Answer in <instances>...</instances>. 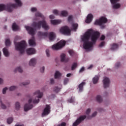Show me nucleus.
I'll return each mask as SVG.
<instances>
[{"label": "nucleus", "mask_w": 126, "mask_h": 126, "mask_svg": "<svg viewBox=\"0 0 126 126\" xmlns=\"http://www.w3.org/2000/svg\"><path fill=\"white\" fill-rule=\"evenodd\" d=\"M100 37V32L93 30H88L81 36V42H83V47L87 52H91L94 48L97 40Z\"/></svg>", "instance_id": "obj_1"}, {"label": "nucleus", "mask_w": 126, "mask_h": 126, "mask_svg": "<svg viewBox=\"0 0 126 126\" xmlns=\"http://www.w3.org/2000/svg\"><path fill=\"white\" fill-rule=\"evenodd\" d=\"M20 39L19 36H16L14 38V45L15 47V49L18 52H19L20 54H23L25 51V48L27 47V43L25 41L23 40L20 42H16L17 40Z\"/></svg>", "instance_id": "obj_2"}, {"label": "nucleus", "mask_w": 126, "mask_h": 126, "mask_svg": "<svg viewBox=\"0 0 126 126\" xmlns=\"http://www.w3.org/2000/svg\"><path fill=\"white\" fill-rule=\"evenodd\" d=\"M32 27L36 28V29H41L42 28L44 29V30L48 31L50 30V26L48 25L47 22L45 20L39 21L38 23H36L33 22L32 24Z\"/></svg>", "instance_id": "obj_3"}, {"label": "nucleus", "mask_w": 126, "mask_h": 126, "mask_svg": "<svg viewBox=\"0 0 126 126\" xmlns=\"http://www.w3.org/2000/svg\"><path fill=\"white\" fill-rule=\"evenodd\" d=\"M32 103L33 104H38L39 102H40V99L38 97H36L35 98L32 99L30 98L29 99V102L28 104H26L24 106V109L25 112H28L29 110H31L32 108H33V105L31 104V103Z\"/></svg>", "instance_id": "obj_4"}, {"label": "nucleus", "mask_w": 126, "mask_h": 126, "mask_svg": "<svg viewBox=\"0 0 126 126\" xmlns=\"http://www.w3.org/2000/svg\"><path fill=\"white\" fill-rule=\"evenodd\" d=\"M108 22V19L105 16L101 17L99 19L96 20L94 22L95 25H99L101 29L106 27L105 24Z\"/></svg>", "instance_id": "obj_5"}, {"label": "nucleus", "mask_w": 126, "mask_h": 126, "mask_svg": "<svg viewBox=\"0 0 126 126\" xmlns=\"http://www.w3.org/2000/svg\"><path fill=\"white\" fill-rule=\"evenodd\" d=\"M13 0L14 1H15V3L10 2L8 3V5L9 6H10L12 10L13 11V9H14V8H16V7H21L22 6V5H23V3H22V1H21V0Z\"/></svg>", "instance_id": "obj_6"}, {"label": "nucleus", "mask_w": 126, "mask_h": 126, "mask_svg": "<svg viewBox=\"0 0 126 126\" xmlns=\"http://www.w3.org/2000/svg\"><path fill=\"white\" fill-rule=\"evenodd\" d=\"M65 46V41L64 40H61L60 42L57 43L56 44H54L52 48V50H55V51H57L58 50H61L62 48Z\"/></svg>", "instance_id": "obj_7"}, {"label": "nucleus", "mask_w": 126, "mask_h": 126, "mask_svg": "<svg viewBox=\"0 0 126 126\" xmlns=\"http://www.w3.org/2000/svg\"><path fill=\"white\" fill-rule=\"evenodd\" d=\"M6 10L8 12H12L13 11L10 6L8 5V3L5 5L3 3L0 4V12Z\"/></svg>", "instance_id": "obj_8"}, {"label": "nucleus", "mask_w": 126, "mask_h": 126, "mask_svg": "<svg viewBox=\"0 0 126 126\" xmlns=\"http://www.w3.org/2000/svg\"><path fill=\"white\" fill-rule=\"evenodd\" d=\"M60 32L63 35H70V30L67 26L63 27L60 29Z\"/></svg>", "instance_id": "obj_9"}, {"label": "nucleus", "mask_w": 126, "mask_h": 126, "mask_svg": "<svg viewBox=\"0 0 126 126\" xmlns=\"http://www.w3.org/2000/svg\"><path fill=\"white\" fill-rule=\"evenodd\" d=\"M86 119V115H82L80 116L77 120L73 123L72 126H77L79 124H81L84 120Z\"/></svg>", "instance_id": "obj_10"}, {"label": "nucleus", "mask_w": 126, "mask_h": 126, "mask_svg": "<svg viewBox=\"0 0 126 126\" xmlns=\"http://www.w3.org/2000/svg\"><path fill=\"white\" fill-rule=\"evenodd\" d=\"M110 2L112 5V8L114 9H118L121 7V4L120 3H117L118 1H120V0H110Z\"/></svg>", "instance_id": "obj_11"}, {"label": "nucleus", "mask_w": 126, "mask_h": 126, "mask_svg": "<svg viewBox=\"0 0 126 126\" xmlns=\"http://www.w3.org/2000/svg\"><path fill=\"white\" fill-rule=\"evenodd\" d=\"M38 63V58L36 57L31 58L29 62V65L30 66H36Z\"/></svg>", "instance_id": "obj_12"}, {"label": "nucleus", "mask_w": 126, "mask_h": 126, "mask_svg": "<svg viewBox=\"0 0 126 126\" xmlns=\"http://www.w3.org/2000/svg\"><path fill=\"white\" fill-rule=\"evenodd\" d=\"M103 87L104 88H108L110 86V83H111V81L110 78L107 77H104L103 80Z\"/></svg>", "instance_id": "obj_13"}, {"label": "nucleus", "mask_w": 126, "mask_h": 126, "mask_svg": "<svg viewBox=\"0 0 126 126\" xmlns=\"http://www.w3.org/2000/svg\"><path fill=\"white\" fill-rule=\"evenodd\" d=\"M50 112H51V107L49 105H46L42 114V116L45 117V116H48V115L50 114Z\"/></svg>", "instance_id": "obj_14"}, {"label": "nucleus", "mask_w": 126, "mask_h": 126, "mask_svg": "<svg viewBox=\"0 0 126 126\" xmlns=\"http://www.w3.org/2000/svg\"><path fill=\"white\" fill-rule=\"evenodd\" d=\"M25 29L28 31L29 34L30 35H35V33H36V30L33 29L31 27L28 26H25Z\"/></svg>", "instance_id": "obj_15"}, {"label": "nucleus", "mask_w": 126, "mask_h": 126, "mask_svg": "<svg viewBox=\"0 0 126 126\" xmlns=\"http://www.w3.org/2000/svg\"><path fill=\"white\" fill-rule=\"evenodd\" d=\"M37 9L36 7H32L31 8V12H36L35 13V17H43V15L39 12L37 11Z\"/></svg>", "instance_id": "obj_16"}, {"label": "nucleus", "mask_w": 126, "mask_h": 126, "mask_svg": "<svg viewBox=\"0 0 126 126\" xmlns=\"http://www.w3.org/2000/svg\"><path fill=\"white\" fill-rule=\"evenodd\" d=\"M33 95L34 96V97L37 96V98L41 99V98L43 97L44 94L43 92H41V91L38 90L33 93Z\"/></svg>", "instance_id": "obj_17"}, {"label": "nucleus", "mask_w": 126, "mask_h": 126, "mask_svg": "<svg viewBox=\"0 0 126 126\" xmlns=\"http://www.w3.org/2000/svg\"><path fill=\"white\" fill-rule=\"evenodd\" d=\"M48 38L50 41H54L56 38V33L54 32H50L48 34Z\"/></svg>", "instance_id": "obj_18"}, {"label": "nucleus", "mask_w": 126, "mask_h": 126, "mask_svg": "<svg viewBox=\"0 0 126 126\" xmlns=\"http://www.w3.org/2000/svg\"><path fill=\"white\" fill-rule=\"evenodd\" d=\"M60 57L61 62L66 63L69 61V58L68 57H66L65 54H62Z\"/></svg>", "instance_id": "obj_19"}, {"label": "nucleus", "mask_w": 126, "mask_h": 126, "mask_svg": "<svg viewBox=\"0 0 126 126\" xmlns=\"http://www.w3.org/2000/svg\"><path fill=\"white\" fill-rule=\"evenodd\" d=\"M29 44L32 47H35L36 46V41H35V37H32L29 40Z\"/></svg>", "instance_id": "obj_20"}, {"label": "nucleus", "mask_w": 126, "mask_h": 126, "mask_svg": "<svg viewBox=\"0 0 126 126\" xmlns=\"http://www.w3.org/2000/svg\"><path fill=\"white\" fill-rule=\"evenodd\" d=\"M28 55H34L36 54V50L34 48H28L26 50Z\"/></svg>", "instance_id": "obj_21"}, {"label": "nucleus", "mask_w": 126, "mask_h": 126, "mask_svg": "<svg viewBox=\"0 0 126 126\" xmlns=\"http://www.w3.org/2000/svg\"><path fill=\"white\" fill-rule=\"evenodd\" d=\"M93 20V15L89 14L87 16V18L85 20L86 23H90Z\"/></svg>", "instance_id": "obj_22"}, {"label": "nucleus", "mask_w": 126, "mask_h": 126, "mask_svg": "<svg viewBox=\"0 0 126 126\" xmlns=\"http://www.w3.org/2000/svg\"><path fill=\"white\" fill-rule=\"evenodd\" d=\"M99 75H95L92 79V81L93 84H97L99 81Z\"/></svg>", "instance_id": "obj_23"}, {"label": "nucleus", "mask_w": 126, "mask_h": 126, "mask_svg": "<svg viewBox=\"0 0 126 126\" xmlns=\"http://www.w3.org/2000/svg\"><path fill=\"white\" fill-rule=\"evenodd\" d=\"M50 22L52 25H58V24L62 23V20H51Z\"/></svg>", "instance_id": "obj_24"}, {"label": "nucleus", "mask_w": 126, "mask_h": 126, "mask_svg": "<svg viewBox=\"0 0 126 126\" xmlns=\"http://www.w3.org/2000/svg\"><path fill=\"white\" fill-rule=\"evenodd\" d=\"M37 35L40 38H46L48 36V32H39Z\"/></svg>", "instance_id": "obj_25"}, {"label": "nucleus", "mask_w": 126, "mask_h": 126, "mask_svg": "<svg viewBox=\"0 0 126 126\" xmlns=\"http://www.w3.org/2000/svg\"><path fill=\"white\" fill-rule=\"evenodd\" d=\"M2 51L4 56H5L6 57H9V52L8 51V49H7V48L5 47L3 48Z\"/></svg>", "instance_id": "obj_26"}, {"label": "nucleus", "mask_w": 126, "mask_h": 126, "mask_svg": "<svg viewBox=\"0 0 126 126\" xmlns=\"http://www.w3.org/2000/svg\"><path fill=\"white\" fill-rule=\"evenodd\" d=\"M95 100L98 103H102L103 102V97L100 94H97L95 97Z\"/></svg>", "instance_id": "obj_27"}, {"label": "nucleus", "mask_w": 126, "mask_h": 126, "mask_svg": "<svg viewBox=\"0 0 126 126\" xmlns=\"http://www.w3.org/2000/svg\"><path fill=\"white\" fill-rule=\"evenodd\" d=\"M85 84H86L85 82H82L79 85L78 89H79L80 92H82V91H83V86H84Z\"/></svg>", "instance_id": "obj_28"}, {"label": "nucleus", "mask_w": 126, "mask_h": 126, "mask_svg": "<svg viewBox=\"0 0 126 126\" xmlns=\"http://www.w3.org/2000/svg\"><path fill=\"white\" fill-rule=\"evenodd\" d=\"M85 84H86L85 82H82L79 85L78 89H79L80 92H82V91H83V86H84Z\"/></svg>", "instance_id": "obj_29"}, {"label": "nucleus", "mask_w": 126, "mask_h": 126, "mask_svg": "<svg viewBox=\"0 0 126 126\" xmlns=\"http://www.w3.org/2000/svg\"><path fill=\"white\" fill-rule=\"evenodd\" d=\"M12 29L13 31H17V30H19V27L16 23H14L12 25Z\"/></svg>", "instance_id": "obj_30"}, {"label": "nucleus", "mask_w": 126, "mask_h": 126, "mask_svg": "<svg viewBox=\"0 0 126 126\" xmlns=\"http://www.w3.org/2000/svg\"><path fill=\"white\" fill-rule=\"evenodd\" d=\"M61 76H62V73H61V72L59 71H56L54 74L55 78L59 79V78H60Z\"/></svg>", "instance_id": "obj_31"}, {"label": "nucleus", "mask_w": 126, "mask_h": 126, "mask_svg": "<svg viewBox=\"0 0 126 126\" xmlns=\"http://www.w3.org/2000/svg\"><path fill=\"white\" fill-rule=\"evenodd\" d=\"M78 27V24H77V23H72L71 30H72L73 31H76V30L77 29Z\"/></svg>", "instance_id": "obj_32"}, {"label": "nucleus", "mask_w": 126, "mask_h": 126, "mask_svg": "<svg viewBox=\"0 0 126 126\" xmlns=\"http://www.w3.org/2000/svg\"><path fill=\"white\" fill-rule=\"evenodd\" d=\"M67 14H68V13L67 12V11L63 10L61 12L60 15V16H63V17H65V16H67Z\"/></svg>", "instance_id": "obj_33"}, {"label": "nucleus", "mask_w": 126, "mask_h": 126, "mask_svg": "<svg viewBox=\"0 0 126 126\" xmlns=\"http://www.w3.org/2000/svg\"><path fill=\"white\" fill-rule=\"evenodd\" d=\"M17 71L19 72H22L23 71L22 67H21V66H18L14 69V72H17Z\"/></svg>", "instance_id": "obj_34"}, {"label": "nucleus", "mask_w": 126, "mask_h": 126, "mask_svg": "<svg viewBox=\"0 0 126 126\" xmlns=\"http://www.w3.org/2000/svg\"><path fill=\"white\" fill-rule=\"evenodd\" d=\"M15 109L17 111L20 109V103L19 102H16L15 103Z\"/></svg>", "instance_id": "obj_35"}, {"label": "nucleus", "mask_w": 126, "mask_h": 126, "mask_svg": "<svg viewBox=\"0 0 126 126\" xmlns=\"http://www.w3.org/2000/svg\"><path fill=\"white\" fill-rule=\"evenodd\" d=\"M5 45L7 47L11 45V42L10 41V39L9 38H7L5 39Z\"/></svg>", "instance_id": "obj_36"}, {"label": "nucleus", "mask_w": 126, "mask_h": 126, "mask_svg": "<svg viewBox=\"0 0 126 126\" xmlns=\"http://www.w3.org/2000/svg\"><path fill=\"white\" fill-rule=\"evenodd\" d=\"M118 44L116 43H114L111 45V50H117V49H118Z\"/></svg>", "instance_id": "obj_37"}, {"label": "nucleus", "mask_w": 126, "mask_h": 126, "mask_svg": "<svg viewBox=\"0 0 126 126\" xmlns=\"http://www.w3.org/2000/svg\"><path fill=\"white\" fill-rule=\"evenodd\" d=\"M61 89H62V87H55L54 89V91L56 93H59L61 91Z\"/></svg>", "instance_id": "obj_38"}, {"label": "nucleus", "mask_w": 126, "mask_h": 126, "mask_svg": "<svg viewBox=\"0 0 126 126\" xmlns=\"http://www.w3.org/2000/svg\"><path fill=\"white\" fill-rule=\"evenodd\" d=\"M52 13H53V14H55V15H57V16L60 15V11H59V10H57V9L53 10Z\"/></svg>", "instance_id": "obj_39"}, {"label": "nucleus", "mask_w": 126, "mask_h": 126, "mask_svg": "<svg viewBox=\"0 0 126 126\" xmlns=\"http://www.w3.org/2000/svg\"><path fill=\"white\" fill-rule=\"evenodd\" d=\"M76 67H77V63H73L71 66V70H74Z\"/></svg>", "instance_id": "obj_40"}, {"label": "nucleus", "mask_w": 126, "mask_h": 126, "mask_svg": "<svg viewBox=\"0 0 126 126\" xmlns=\"http://www.w3.org/2000/svg\"><path fill=\"white\" fill-rule=\"evenodd\" d=\"M12 122H13V118L12 117H10L7 119V123L8 125H10Z\"/></svg>", "instance_id": "obj_41"}, {"label": "nucleus", "mask_w": 126, "mask_h": 126, "mask_svg": "<svg viewBox=\"0 0 126 126\" xmlns=\"http://www.w3.org/2000/svg\"><path fill=\"white\" fill-rule=\"evenodd\" d=\"M97 116V111H94L91 116L89 117V119H92V118H95Z\"/></svg>", "instance_id": "obj_42"}, {"label": "nucleus", "mask_w": 126, "mask_h": 126, "mask_svg": "<svg viewBox=\"0 0 126 126\" xmlns=\"http://www.w3.org/2000/svg\"><path fill=\"white\" fill-rule=\"evenodd\" d=\"M17 89V87L15 86H12L9 88V90L10 91H14L16 89Z\"/></svg>", "instance_id": "obj_43"}, {"label": "nucleus", "mask_w": 126, "mask_h": 126, "mask_svg": "<svg viewBox=\"0 0 126 126\" xmlns=\"http://www.w3.org/2000/svg\"><path fill=\"white\" fill-rule=\"evenodd\" d=\"M0 107L1 109H6V106H5V104H4L2 101H0Z\"/></svg>", "instance_id": "obj_44"}, {"label": "nucleus", "mask_w": 126, "mask_h": 126, "mask_svg": "<svg viewBox=\"0 0 126 126\" xmlns=\"http://www.w3.org/2000/svg\"><path fill=\"white\" fill-rule=\"evenodd\" d=\"M69 82V79L67 78H64V82H63L64 85H66V84H67V83H68Z\"/></svg>", "instance_id": "obj_45"}, {"label": "nucleus", "mask_w": 126, "mask_h": 126, "mask_svg": "<svg viewBox=\"0 0 126 126\" xmlns=\"http://www.w3.org/2000/svg\"><path fill=\"white\" fill-rule=\"evenodd\" d=\"M68 103H73L74 102V97H71L68 99Z\"/></svg>", "instance_id": "obj_46"}, {"label": "nucleus", "mask_w": 126, "mask_h": 126, "mask_svg": "<svg viewBox=\"0 0 126 126\" xmlns=\"http://www.w3.org/2000/svg\"><path fill=\"white\" fill-rule=\"evenodd\" d=\"M7 90H8V88H7V87L4 88L2 89V94H5Z\"/></svg>", "instance_id": "obj_47"}, {"label": "nucleus", "mask_w": 126, "mask_h": 126, "mask_svg": "<svg viewBox=\"0 0 126 126\" xmlns=\"http://www.w3.org/2000/svg\"><path fill=\"white\" fill-rule=\"evenodd\" d=\"M104 46H105V42L104 41L101 42L99 45V48H102Z\"/></svg>", "instance_id": "obj_48"}, {"label": "nucleus", "mask_w": 126, "mask_h": 126, "mask_svg": "<svg viewBox=\"0 0 126 126\" xmlns=\"http://www.w3.org/2000/svg\"><path fill=\"white\" fill-rule=\"evenodd\" d=\"M40 72L41 73H44V72L45 71V66H42L40 68Z\"/></svg>", "instance_id": "obj_49"}, {"label": "nucleus", "mask_w": 126, "mask_h": 126, "mask_svg": "<svg viewBox=\"0 0 126 126\" xmlns=\"http://www.w3.org/2000/svg\"><path fill=\"white\" fill-rule=\"evenodd\" d=\"M66 126V124H65V123L64 122H63L60 124L57 125V126Z\"/></svg>", "instance_id": "obj_50"}, {"label": "nucleus", "mask_w": 126, "mask_h": 126, "mask_svg": "<svg viewBox=\"0 0 126 126\" xmlns=\"http://www.w3.org/2000/svg\"><path fill=\"white\" fill-rule=\"evenodd\" d=\"M23 85H28V84H30V81L24 82L22 83Z\"/></svg>", "instance_id": "obj_51"}, {"label": "nucleus", "mask_w": 126, "mask_h": 126, "mask_svg": "<svg viewBox=\"0 0 126 126\" xmlns=\"http://www.w3.org/2000/svg\"><path fill=\"white\" fill-rule=\"evenodd\" d=\"M91 112V109H88L86 111V115H89L90 114V112Z\"/></svg>", "instance_id": "obj_52"}, {"label": "nucleus", "mask_w": 126, "mask_h": 126, "mask_svg": "<svg viewBox=\"0 0 126 126\" xmlns=\"http://www.w3.org/2000/svg\"><path fill=\"white\" fill-rule=\"evenodd\" d=\"M49 18L50 19H55V18H56V17L55 16V15H49Z\"/></svg>", "instance_id": "obj_53"}, {"label": "nucleus", "mask_w": 126, "mask_h": 126, "mask_svg": "<svg viewBox=\"0 0 126 126\" xmlns=\"http://www.w3.org/2000/svg\"><path fill=\"white\" fill-rule=\"evenodd\" d=\"M46 53L47 57H50V50L49 49L46 50Z\"/></svg>", "instance_id": "obj_54"}, {"label": "nucleus", "mask_w": 126, "mask_h": 126, "mask_svg": "<svg viewBox=\"0 0 126 126\" xmlns=\"http://www.w3.org/2000/svg\"><path fill=\"white\" fill-rule=\"evenodd\" d=\"M72 18H73L72 16H69L68 18V21L70 22V21H72Z\"/></svg>", "instance_id": "obj_55"}, {"label": "nucleus", "mask_w": 126, "mask_h": 126, "mask_svg": "<svg viewBox=\"0 0 126 126\" xmlns=\"http://www.w3.org/2000/svg\"><path fill=\"white\" fill-rule=\"evenodd\" d=\"M51 84H54L55 83V79L52 78L50 80Z\"/></svg>", "instance_id": "obj_56"}, {"label": "nucleus", "mask_w": 126, "mask_h": 126, "mask_svg": "<svg viewBox=\"0 0 126 126\" xmlns=\"http://www.w3.org/2000/svg\"><path fill=\"white\" fill-rule=\"evenodd\" d=\"M68 53H69L70 56H71V57H72V56L73 55V50H69L68 51Z\"/></svg>", "instance_id": "obj_57"}, {"label": "nucleus", "mask_w": 126, "mask_h": 126, "mask_svg": "<svg viewBox=\"0 0 126 126\" xmlns=\"http://www.w3.org/2000/svg\"><path fill=\"white\" fill-rule=\"evenodd\" d=\"M105 35H101V36L100 37V40L101 41H103V40H105Z\"/></svg>", "instance_id": "obj_58"}, {"label": "nucleus", "mask_w": 126, "mask_h": 126, "mask_svg": "<svg viewBox=\"0 0 126 126\" xmlns=\"http://www.w3.org/2000/svg\"><path fill=\"white\" fill-rule=\"evenodd\" d=\"M120 66H121V63H118L115 64V67L117 68L120 67Z\"/></svg>", "instance_id": "obj_59"}, {"label": "nucleus", "mask_w": 126, "mask_h": 126, "mask_svg": "<svg viewBox=\"0 0 126 126\" xmlns=\"http://www.w3.org/2000/svg\"><path fill=\"white\" fill-rule=\"evenodd\" d=\"M84 69H85L84 67H82L79 70V72H83V71H84Z\"/></svg>", "instance_id": "obj_60"}, {"label": "nucleus", "mask_w": 126, "mask_h": 126, "mask_svg": "<svg viewBox=\"0 0 126 126\" xmlns=\"http://www.w3.org/2000/svg\"><path fill=\"white\" fill-rule=\"evenodd\" d=\"M70 76H72V74L71 73H68L66 74L67 77H70Z\"/></svg>", "instance_id": "obj_61"}, {"label": "nucleus", "mask_w": 126, "mask_h": 126, "mask_svg": "<svg viewBox=\"0 0 126 126\" xmlns=\"http://www.w3.org/2000/svg\"><path fill=\"white\" fill-rule=\"evenodd\" d=\"M93 65L91 64L88 67V69H91V68H93Z\"/></svg>", "instance_id": "obj_62"}, {"label": "nucleus", "mask_w": 126, "mask_h": 126, "mask_svg": "<svg viewBox=\"0 0 126 126\" xmlns=\"http://www.w3.org/2000/svg\"><path fill=\"white\" fill-rule=\"evenodd\" d=\"M3 83V79L2 78H0V84H1Z\"/></svg>", "instance_id": "obj_63"}, {"label": "nucleus", "mask_w": 126, "mask_h": 126, "mask_svg": "<svg viewBox=\"0 0 126 126\" xmlns=\"http://www.w3.org/2000/svg\"><path fill=\"white\" fill-rule=\"evenodd\" d=\"M15 126H24V125L23 124H16L15 125Z\"/></svg>", "instance_id": "obj_64"}]
</instances>
